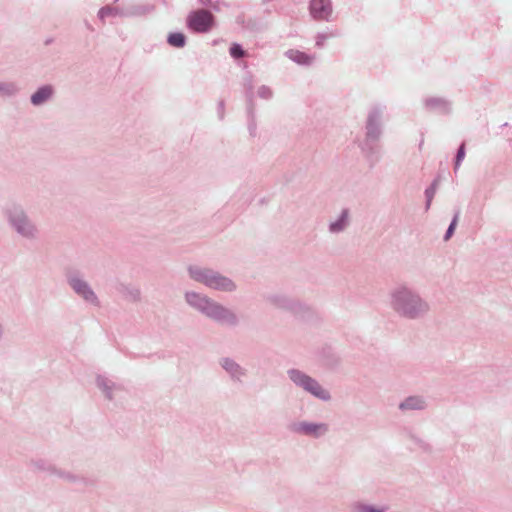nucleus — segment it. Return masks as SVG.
<instances>
[{"instance_id":"obj_6","label":"nucleus","mask_w":512,"mask_h":512,"mask_svg":"<svg viewBox=\"0 0 512 512\" xmlns=\"http://www.w3.org/2000/svg\"><path fill=\"white\" fill-rule=\"evenodd\" d=\"M71 285L73 289L80 295H82L86 300L93 301L95 296L94 293L88 288L86 283L81 280L74 279L71 281Z\"/></svg>"},{"instance_id":"obj_5","label":"nucleus","mask_w":512,"mask_h":512,"mask_svg":"<svg viewBox=\"0 0 512 512\" xmlns=\"http://www.w3.org/2000/svg\"><path fill=\"white\" fill-rule=\"evenodd\" d=\"M330 0H311L310 13L316 20H326L331 15Z\"/></svg>"},{"instance_id":"obj_3","label":"nucleus","mask_w":512,"mask_h":512,"mask_svg":"<svg viewBox=\"0 0 512 512\" xmlns=\"http://www.w3.org/2000/svg\"><path fill=\"white\" fill-rule=\"evenodd\" d=\"M215 23V18L211 12L199 9L191 12L187 17V26L198 33L209 31Z\"/></svg>"},{"instance_id":"obj_2","label":"nucleus","mask_w":512,"mask_h":512,"mask_svg":"<svg viewBox=\"0 0 512 512\" xmlns=\"http://www.w3.org/2000/svg\"><path fill=\"white\" fill-rule=\"evenodd\" d=\"M186 299L189 304L197 307L198 309L204 311L207 315L216 318V319H224L228 317L229 312L223 307L210 302L205 297H202L196 293H187Z\"/></svg>"},{"instance_id":"obj_16","label":"nucleus","mask_w":512,"mask_h":512,"mask_svg":"<svg viewBox=\"0 0 512 512\" xmlns=\"http://www.w3.org/2000/svg\"><path fill=\"white\" fill-rule=\"evenodd\" d=\"M347 217V213H344L339 222L331 224V231H339L343 228V221Z\"/></svg>"},{"instance_id":"obj_1","label":"nucleus","mask_w":512,"mask_h":512,"mask_svg":"<svg viewBox=\"0 0 512 512\" xmlns=\"http://www.w3.org/2000/svg\"><path fill=\"white\" fill-rule=\"evenodd\" d=\"M190 274L195 280L202 282L214 289L230 291L234 288V284L231 280L219 276L207 269L191 268Z\"/></svg>"},{"instance_id":"obj_10","label":"nucleus","mask_w":512,"mask_h":512,"mask_svg":"<svg viewBox=\"0 0 512 512\" xmlns=\"http://www.w3.org/2000/svg\"><path fill=\"white\" fill-rule=\"evenodd\" d=\"M423 407L424 401L419 397H410L400 405L401 409H421Z\"/></svg>"},{"instance_id":"obj_20","label":"nucleus","mask_w":512,"mask_h":512,"mask_svg":"<svg viewBox=\"0 0 512 512\" xmlns=\"http://www.w3.org/2000/svg\"><path fill=\"white\" fill-rule=\"evenodd\" d=\"M199 2L202 4V5H209L211 3V0H199Z\"/></svg>"},{"instance_id":"obj_4","label":"nucleus","mask_w":512,"mask_h":512,"mask_svg":"<svg viewBox=\"0 0 512 512\" xmlns=\"http://www.w3.org/2000/svg\"><path fill=\"white\" fill-rule=\"evenodd\" d=\"M290 377L295 383L303 386L315 396L323 399L327 397L326 391H324L316 381L306 375H303L301 372L293 370L290 372Z\"/></svg>"},{"instance_id":"obj_9","label":"nucleus","mask_w":512,"mask_h":512,"mask_svg":"<svg viewBox=\"0 0 512 512\" xmlns=\"http://www.w3.org/2000/svg\"><path fill=\"white\" fill-rule=\"evenodd\" d=\"M299 430L305 434L320 435L326 431V427L322 424L316 425L303 423L300 425Z\"/></svg>"},{"instance_id":"obj_12","label":"nucleus","mask_w":512,"mask_h":512,"mask_svg":"<svg viewBox=\"0 0 512 512\" xmlns=\"http://www.w3.org/2000/svg\"><path fill=\"white\" fill-rule=\"evenodd\" d=\"M168 43L174 47H183L185 44V36L182 33H172L168 37Z\"/></svg>"},{"instance_id":"obj_7","label":"nucleus","mask_w":512,"mask_h":512,"mask_svg":"<svg viewBox=\"0 0 512 512\" xmlns=\"http://www.w3.org/2000/svg\"><path fill=\"white\" fill-rule=\"evenodd\" d=\"M416 306L419 308H422L423 304L417 297H415L413 295H408L407 303L403 304L399 309H401L403 311V313L413 317L416 315V312H415Z\"/></svg>"},{"instance_id":"obj_11","label":"nucleus","mask_w":512,"mask_h":512,"mask_svg":"<svg viewBox=\"0 0 512 512\" xmlns=\"http://www.w3.org/2000/svg\"><path fill=\"white\" fill-rule=\"evenodd\" d=\"M288 56L293 61L299 63V64H308L310 62V57L307 56L305 53L297 51V50H291L288 53Z\"/></svg>"},{"instance_id":"obj_19","label":"nucleus","mask_w":512,"mask_h":512,"mask_svg":"<svg viewBox=\"0 0 512 512\" xmlns=\"http://www.w3.org/2000/svg\"><path fill=\"white\" fill-rule=\"evenodd\" d=\"M233 366H235L233 363H228L227 361L225 362V369H232Z\"/></svg>"},{"instance_id":"obj_8","label":"nucleus","mask_w":512,"mask_h":512,"mask_svg":"<svg viewBox=\"0 0 512 512\" xmlns=\"http://www.w3.org/2000/svg\"><path fill=\"white\" fill-rule=\"evenodd\" d=\"M52 95V88L49 86H45L40 88L37 92H35L32 97L31 101L35 105H39L43 103L45 100H47Z\"/></svg>"},{"instance_id":"obj_15","label":"nucleus","mask_w":512,"mask_h":512,"mask_svg":"<svg viewBox=\"0 0 512 512\" xmlns=\"http://www.w3.org/2000/svg\"><path fill=\"white\" fill-rule=\"evenodd\" d=\"M464 157H465V148H464V145H462L457 153L456 163H455L456 169L460 166V162L463 160Z\"/></svg>"},{"instance_id":"obj_18","label":"nucleus","mask_w":512,"mask_h":512,"mask_svg":"<svg viewBox=\"0 0 512 512\" xmlns=\"http://www.w3.org/2000/svg\"><path fill=\"white\" fill-rule=\"evenodd\" d=\"M384 509L380 508H368L366 506H361L359 512H383Z\"/></svg>"},{"instance_id":"obj_14","label":"nucleus","mask_w":512,"mask_h":512,"mask_svg":"<svg viewBox=\"0 0 512 512\" xmlns=\"http://www.w3.org/2000/svg\"><path fill=\"white\" fill-rule=\"evenodd\" d=\"M230 54L232 57L234 58H240V57H243L245 55V52L244 50L241 48L240 45L238 44H233L231 47H230Z\"/></svg>"},{"instance_id":"obj_17","label":"nucleus","mask_w":512,"mask_h":512,"mask_svg":"<svg viewBox=\"0 0 512 512\" xmlns=\"http://www.w3.org/2000/svg\"><path fill=\"white\" fill-rule=\"evenodd\" d=\"M457 224V217H455L452 221V223L450 224L448 230H447V233H446V236H445V239H449L451 237V235L453 234V231L455 229V226Z\"/></svg>"},{"instance_id":"obj_13","label":"nucleus","mask_w":512,"mask_h":512,"mask_svg":"<svg viewBox=\"0 0 512 512\" xmlns=\"http://www.w3.org/2000/svg\"><path fill=\"white\" fill-rule=\"evenodd\" d=\"M17 230L24 235H30L32 233V226L26 221L25 217H21L16 224Z\"/></svg>"}]
</instances>
